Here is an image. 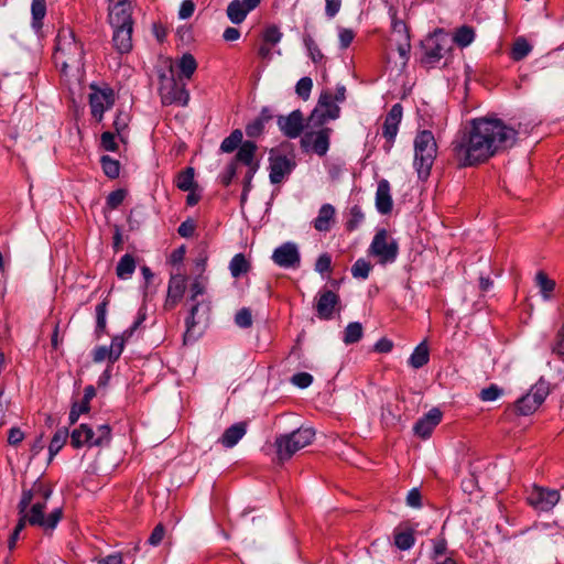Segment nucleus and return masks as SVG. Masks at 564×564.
<instances>
[{"label":"nucleus","instance_id":"1","mask_svg":"<svg viewBox=\"0 0 564 564\" xmlns=\"http://www.w3.org/2000/svg\"><path fill=\"white\" fill-rule=\"evenodd\" d=\"M518 131L495 117H480L469 122V128L452 143L459 165L484 163L496 154L512 148Z\"/></svg>","mask_w":564,"mask_h":564},{"label":"nucleus","instance_id":"2","mask_svg":"<svg viewBox=\"0 0 564 564\" xmlns=\"http://www.w3.org/2000/svg\"><path fill=\"white\" fill-rule=\"evenodd\" d=\"M52 495V490L42 482H35L32 488L23 490L21 500L18 505L20 521L24 524L39 525L45 530L54 529L62 518V509L56 508L44 516L46 502Z\"/></svg>","mask_w":564,"mask_h":564},{"label":"nucleus","instance_id":"3","mask_svg":"<svg viewBox=\"0 0 564 564\" xmlns=\"http://www.w3.org/2000/svg\"><path fill=\"white\" fill-rule=\"evenodd\" d=\"M84 47L69 28L59 29L56 36L54 61L61 72L66 74L68 69L80 70L84 66Z\"/></svg>","mask_w":564,"mask_h":564},{"label":"nucleus","instance_id":"4","mask_svg":"<svg viewBox=\"0 0 564 564\" xmlns=\"http://www.w3.org/2000/svg\"><path fill=\"white\" fill-rule=\"evenodd\" d=\"M436 152L437 145L433 133L429 130L420 131L414 139V167L419 178H427L436 158Z\"/></svg>","mask_w":564,"mask_h":564},{"label":"nucleus","instance_id":"5","mask_svg":"<svg viewBox=\"0 0 564 564\" xmlns=\"http://www.w3.org/2000/svg\"><path fill=\"white\" fill-rule=\"evenodd\" d=\"M315 436L314 430L300 427L291 433L275 437L274 446L280 463L289 460L295 453L310 445Z\"/></svg>","mask_w":564,"mask_h":564},{"label":"nucleus","instance_id":"6","mask_svg":"<svg viewBox=\"0 0 564 564\" xmlns=\"http://www.w3.org/2000/svg\"><path fill=\"white\" fill-rule=\"evenodd\" d=\"M368 252L377 258L378 263L384 265L395 261L399 246L386 229H381L375 235Z\"/></svg>","mask_w":564,"mask_h":564},{"label":"nucleus","instance_id":"7","mask_svg":"<svg viewBox=\"0 0 564 564\" xmlns=\"http://www.w3.org/2000/svg\"><path fill=\"white\" fill-rule=\"evenodd\" d=\"M333 94L328 90L322 91L317 107L307 118L306 128L316 129L322 127L327 120L339 117L340 108L335 104Z\"/></svg>","mask_w":564,"mask_h":564},{"label":"nucleus","instance_id":"8","mask_svg":"<svg viewBox=\"0 0 564 564\" xmlns=\"http://www.w3.org/2000/svg\"><path fill=\"white\" fill-rule=\"evenodd\" d=\"M161 85H160V96L162 104L173 105L177 104L180 106H186L189 100V94L185 88V84L181 80L176 79L173 74L170 76L161 75Z\"/></svg>","mask_w":564,"mask_h":564},{"label":"nucleus","instance_id":"9","mask_svg":"<svg viewBox=\"0 0 564 564\" xmlns=\"http://www.w3.org/2000/svg\"><path fill=\"white\" fill-rule=\"evenodd\" d=\"M453 47L452 37L443 32L437 31L431 35L424 44L425 58L427 63H436L445 57Z\"/></svg>","mask_w":564,"mask_h":564},{"label":"nucleus","instance_id":"10","mask_svg":"<svg viewBox=\"0 0 564 564\" xmlns=\"http://www.w3.org/2000/svg\"><path fill=\"white\" fill-rule=\"evenodd\" d=\"M89 105L91 115L97 121H101L106 110L110 109L115 104L113 90L109 87L98 88L90 85Z\"/></svg>","mask_w":564,"mask_h":564},{"label":"nucleus","instance_id":"11","mask_svg":"<svg viewBox=\"0 0 564 564\" xmlns=\"http://www.w3.org/2000/svg\"><path fill=\"white\" fill-rule=\"evenodd\" d=\"M547 394L549 388L546 383L540 381L516 402V408L522 415L532 414L543 403Z\"/></svg>","mask_w":564,"mask_h":564},{"label":"nucleus","instance_id":"12","mask_svg":"<svg viewBox=\"0 0 564 564\" xmlns=\"http://www.w3.org/2000/svg\"><path fill=\"white\" fill-rule=\"evenodd\" d=\"M527 500L535 510L550 511L560 501V492L554 489L534 486Z\"/></svg>","mask_w":564,"mask_h":564},{"label":"nucleus","instance_id":"13","mask_svg":"<svg viewBox=\"0 0 564 564\" xmlns=\"http://www.w3.org/2000/svg\"><path fill=\"white\" fill-rule=\"evenodd\" d=\"M273 262L284 269H297L301 265V254L296 243L284 242L274 249L272 253Z\"/></svg>","mask_w":564,"mask_h":564},{"label":"nucleus","instance_id":"14","mask_svg":"<svg viewBox=\"0 0 564 564\" xmlns=\"http://www.w3.org/2000/svg\"><path fill=\"white\" fill-rule=\"evenodd\" d=\"M329 128H321L317 131H307L301 140L304 148L312 150L318 155H325L329 148Z\"/></svg>","mask_w":564,"mask_h":564},{"label":"nucleus","instance_id":"15","mask_svg":"<svg viewBox=\"0 0 564 564\" xmlns=\"http://www.w3.org/2000/svg\"><path fill=\"white\" fill-rule=\"evenodd\" d=\"M108 20L112 28L133 26L131 3L123 0L109 8Z\"/></svg>","mask_w":564,"mask_h":564},{"label":"nucleus","instance_id":"16","mask_svg":"<svg viewBox=\"0 0 564 564\" xmlns=\"http://www.w3.org/2000/svg\"><path fill=\"white\" fill-rule=\"evenodd\" d=\"M278 126L288 138H297L304 129V118L300 110L292 111L289 116H280Z\"/></svg>","mask_w":564,"mask_h":564},{"label":"nucleus","instance_id":"17","mask_svg":"<svg viewBox=\"0 0 564 564\" xmlns=\"http://www.w3.org/2000/svg\"><path fill=\"white\" fill-rule=\"evenodd\" d=\"M295 163L285 155L270 158V181L272 184H279L294 169Z\"/></svg>","mask_w":564,"mask_h":564},{"label":"nucleus","instance_id":"18","mask_svg":"<svg viewBox=\"0 0 564 564\" xmlns=\"http://www.w3.org/2000/svg\"><path fill=\"white\" fill-rule=\"evenodd\" d=\"M442 420V412L434 408L427 412L422 419H420L413 430L416 435L422 438H426L432 434V431Z\"/></svg>","mask_w":564,"mask_h":564},{"label":"nucleus","instance_id":"19","mask_svg":"<svg viewBox=\"0 0 564 564\" xmlns=\"http://www.w3.org/2000/svg\"><path fill=\"white\" fill-rule=\"evenodd\" d=\"M402 119V106L400 104H395L392 106L388 115L386 116L383 122V137L388 140L389 143L394 141V138L398 134L399 124Z\"/></svg>","mask_w":564,"mask_h":564},{"label":"nucleus","instance_id":"20","mask_svg":"<svg viewBox=\"0 0 564 564\" xmlns=\"http://www.w3.org/2000/svg\"><path fill=\"white\" fill-rule=\"evenodd\" d=\"M393 202L391 196V187L387 180H381L378 183L376 192V208L382 214L387 215L392 210Z\"/></svg>","mask_w":564,"mask_h":564},{"label":"nucleus","instance_id":"21","mask_svg":"<svg viewBox=\"0 0 564 564\" xmlns=\"http://www.w3.org/2000/svg\"><path fill=\"white\" fill-rule=\"evenodd\" d=\"M208 311L209 307L207 305L202 308L199 304H195L191 308L189 316L186 318L185 341L195 338L194 328L196 325L207 321Z\"/></svg>","mask_w":564,"mask_h":564},{"label":"nucleus","instance_id":"22","mask_svg":"<svg viewBox=\"0 0 564 564\" xmlns=\"http://www.w3.org/2000/svg\"><path fill=\"white\" fill-rule=\"evenodd\" d=\"M246 422L235 423L225 430V432L218 440V443H220L225 448H231L238 444V442L246 435Z\"/></svg>","mask_w":564,"mask_h":564},{"label":"nucleus","instance_id":"23","mask_svg":"<svg viewBox=\"0 0 564 564\" xmlns=\"http://www.w3.org/2000/svg\"><path fill=\"white\" fill-rule=\"evenodd\" d=\"M186 289V280L183 275H173L169 282L165 306L173 308L182 299Z\"/></svg>","mask_w":564,"mask_h":564},{"label":"nucleus","instance_id":"24","mask_svg":"<svg viewBox=\"0 0 564 564\" xmlns=\"http://www.w3.org/2000/svg\"><path fill=\"white\" fill-rule=\"evenodd\" d=\"M338 302L339 297L334 292L326 291L322 293L316 303L317 316L322 319H329Z\"/></svg>","mask_w":564,"mask_h":564},{"label":"nucleus","instance_id":"25","mask_svg":"<svg viewBox=\"0 0 564 564\" xmlns=\"http://www.w3.org/2000/svg\"><path fill=\"white\" fill-rule=\"evenodd\" d=\"M144 321V314H140L138 319L133 323V325L123 332L121 336H115L111 340V345L109 347L111 354V361H116L123 351L124 341L132 336L133 332L139 327V325Z\"/></svg>","mask_w":564,"mask_h":564},{"label":"nucleus","instance_id":"26","mask_svg":"<svg viewBox=\"0 0 564 564\" xmlns=\"http://www.w3.org/2000/svg\"><path fill=\"white\" fill-rule=\"evenodd\" d=\"M112 29V42L117 51L121 54L130 52V50L132 48L133 26H118Z\"/></svg>","mask_w":564,"mask_h":564},{"label":"nucleus","instance_id":"27","mask_svg":"<svg viewBox=\"0 0 564 564\" xmlns=\"http://www.w3.org/2000/svg\"><path fill=\"white\" fill-rule=\"evenodd\" d=\"M335 213L333 205L324 204L314 219V228L317 231H329L335 221Z\"/></svg>","mask_w":564,"mask_h":564},{"label":"nucleus","instance_id":"28","mask_svg":"<svg viewBox=\"0 0 564 564\" xmlns=\"http://www.w3.org/2000/svg\"><path fill=\"white\" fill-rule=\"evenodd\" d=\"M82 434H85L88 446H100V438L97 437L96 432L93 431V429H90L88 425L80 424L70 434V444L74 447H80V441L78 438L82 436Z\"/></svg>","mask_w":564,"mask_h":564},{"label":"nucleus","instance_id":"29","mask_svg":"<svg viewBox=\"0 0 564 564\" xmlns=\"http://www.w3.org/2000/svg\"><path fill=\"white\" fill-rule=\"evenodd\" d=\"M257 151V145L252 141H245L240 147L239 150L234 159L232 162H241L249 167L251 166H258L257 164H253V158L254 153Z\"/></svg>","mask_w":564,"mask_h":564},{"label":"nucleus","instance_id":"30","mask_svg":"<svg viewBox=\"0 0 564 564\" xmlns=\"http://www.w3.org/2000/svg\"><path fill=\"white\" fill-rule=\"evenodd\" d=\"M430 360V352L429 347L426 345V341H422L420 345L415 347L413 352L411 354L409 358V365L414 368L419 369L422 368L424 365H426Z\"/></svg>","mask_w":564,"mask_h":564},{"label":"nucleus","instance_id":"31","mask_svg":"<svg viewBox=\"0 0 564 564\" xmlns=\"http://www.w3.org/2000/svg\"><path fill=\"white\" fill-rule=\"evenodd\" d=\"M535 284L540 290L543 300L549 301L555 290V281L550 279L544 271H539L535 274Z\"/></svg>","mask_w":564,"mask_h":564},{"label":"nucleus","instance_id":"32","mask_svg":"<svg viewBox=\"0 0 564 564\" xmlns=\"http://www.w3.org/2000/svg\"><path fill=\"white\" fill-rule=\"evenodd\" d=\"M135 270V259L133 256L126 253L122 256L117 264L116 273L121 280L131 278Z\"/></svg>","mask_w":564,"mask_h":564},{"label":"nucleus","instance_id":"33","mask_svg":"<svg viewBox=\"0 0 564 564\" xmlns=\"http://www.w3.org/2000/svg\"><path fill=\"white\" fill-rule=\"evenodd\" d=\"M248 14L240 0H232L227 8V15L232 23H241Z\"/></svg>","mask_w":564,"mask_h":564},{"label":"nucleus","instance_id":"34","mask_svg":"<svg viewBox=\"0 0 564 564\" xmlns=\"http://www.w3.org/2000/svg\"><path fill=\"white\" fill-rule=\"evenodd\" d=\"M229 270L234 278H238L250 270V263L245 254L238 253L230 260Z\"/></svg>","mask_w":564,"mask_h":564},{"label":"nucleus","instance_id":"35","mask_svg":"<svg viewBox=\"0 0 564 564\" xmlns=\"http://www.w3.org/2000/svg\"><path fill=\"white\" fill-rule=\"evenodd\" d=\"M242 131L239 129L234 130L220 144V150L225 153L234 152L242 142Z\"/></svg>","mask_w":564,"mask_h":564},{"label":"nucleus","instance_id":"36","mask_svg":"<svg viewBox=\"0 0 564 564\" xmlns=\"http://www.w3.org/2000/svg\"><path fill=\"white\" fill-rule=\"evenodd\" d=\"M362 334V325L358 322H352L346 326L343 340L346 345L355 344L361 339Z\"/></svg>","mask_w":564,"mask_h":564},{"label":"nucleus","instance_id":"37","mask_svg":"<svg viewBox=\"0 0 564 564\" xmlns=\"http://www.w3.org/2000/svg\"><path fill=\"white\" fill-rule=\"evenodd\" d=\"M532 51V46L524 37H518L511 50V58L513 61H521L527 57Z\"/></svg>","mask_w":564,"mask_h":564},{"label":"nucleus","instance_id":"38","mask_svg":"<svg viewBox=\"0 0 564 564\" xmlns=\"http://www.w3.org/2000/svg\"><path fill=\"white\" fill-rule=\"evenodd\" d=\"M32 12V25L34 29L39 30L42 26V20L46 14V3L45 0H33L31 6Z\"/></svg>","mask_w":564,"mask_h":564},{"label":"nucleus","instance_id":"39","mask_svg":"<svg viewBox=\"0 0 564 564\" xmlns=\"http://www.w3.org/2000/svg\"><path fill=\"white\" fill-rule=\"evenodd\" d=\"M67 437H68L67 429L58 430L54 434V436L50 443V446H48L50 459H52L61 451V448L66 443Z\"/></svg>","mask_w":564,"mask_h":564},{"label":"nucleus","instance_id":"40","mask_svg":"<svg viewBox=\"0 0 564 564\" xmlns=\"http://www.w3.org/2000/svg\"><path fill=\"white\" fill-rule=\"evenodd\" d=\"M194 169L186 167L182 171L176 178V186L184 192L191 191L194 187Z\"/></svg>","mask_w":564,"mask_h":564},{"label":"nucleus","instance_id":"41","mask_svg":"<svg viewBox=\"0 0 564 564\" xmlns=\"http://www.w3.org/2000/svg\"><path fill=\"white\" fill-rule=\"evenodd\" d=\"M182 75L189 79L197 68L196 59L192 54H184L178 63Z\"/></svg>","mask_w":564,"mask_h":564},{"label":"nucleus","instance_id":"42","mask_svg":"<svg viewBox=\"0 0 564 564\" xmlns=\"http://www.w3.org/2000/svg\"><path fill=\"white\" fill-rule=\"evenodd\" d=\"M475 39V32L469 26H460L457 29L453 42L457 43L459 46L465 47L468 46Z\"/></svg>","mask_w":564,"mask_h":564},{"label":"nucleus","instance_id":"43","mask_svg":"<svg viewBox=\"0 0 564 564\" xmlns=\"http://www.w3.org/2000/svg\"><path fill=\"white\" fill-rule=\"evenodd\" d=\"M100 163L105 174L110 178H117L120 173V163L117 160L111 159L108 155H104L100 159Z\"/></svg>","mask_w":564,"mask_h":564},{"label":"nucleus","instance_id":"44","mask_svg":"<svg viewBox=\"0 0 564 564\" xmlns=\"http://www.w3.org/2000/svg\"><path fill=\"white\" fill-rule=\"evenodd\" d=\"M414 541L412 530L400 531L394 534V543L400 550H409L414 544Z\"/></svg>","mask_w":564,"mask_h":564},{"label":"nucleus","instance_id":"45","mask_svg":"<svg viewBox=\"0 0 564 564\" xmlns=\"http://www.w3.org/2000/svg\"><path fill=\"white\" fill-rule=\"evenodd\" d=\"M371 264L365 259H358L351 267V274L356 279H367L371 271Z\"/></svg>","mask_w":564,"mask_h":564},{"label":"nucleus","instance_id":"46","mask_svg":"<svg viewBox=\"0 0 564 564\" xmlns=\"http://www.w3.org/2000/svg\"><path fill=\"white\" fill-rule=\"evenodd\" d=\"M130 121V115L124 111H118L116 119L113 121V127L116 130V133L120 137L121 141H124V131L128 128Z\"/></svg>","mask_w":564,"mask_h":564},{"label":"nucleus","instance_id":"47","mask_svg":"<svg viewBox=\"0 0 564 564\" xmlns=\"http://www.w3.org/2000/svg\"><path fill=\"white\" fill-rule=\"evenodd\" d=\"M313 88V80L311 77H302L296 86L295 91L299 97H301L303 100H307L311 96V91Z\"/></svg>","mask_w":564,"mask_h":564},{"label":"nucleus","instance_id":"48","mask_svg":"<svg viewBox=\"0 0 564 564\" xmlns=\"http://www.w3.org/2000/svg\"><path fill=\"white\" fill-rule=\"evenodd\" d=\"M265 119L259 117L246 127V134L250 138L260 135L264 129Z\"/></svg>","mask_w":564,"mask_h":564},{"label":"nucleus","instance_id":"49","mask_svg":"<svg viewBox=\"0 0 564 564\" xmlns=\"http://www.w3.org/2000/svg\"><path fill=\"white\" fill-rule=\"evenodd\" d=\"M502 394V389L496 384H491L480 392V399L485 402H491L497 400Z\"/></svg>","mask_w":564,"mask_h":564},{"label":"nucleus","instance_id":"50","mask_svg":"<svg viewBox=\"0 0 564 564\" xmlns=\"http://www.w3.org/2000/svg\"><path fill=\"white\" fill-rule=\"evenodd\" d=\"M126 195H127V193L124 189H117V191L111 192L107 196L108 207L111 209H116L117 207H119L122 204V202L124 200Z\"/></svg>","mask_w":564,"mask_h":564},{"label":"nucleus","instance_id":"51","mask_svg":"<svg viewBox=\"0 0 564 564\" xmlns=\"http://www.w3.org/2000/svg\"><path fill=\"white\" fill-rule=\"evenodd\" d=\"M235 322L239 327L247 328L252 325L251 312L248 308H241L235 317Z\"/></svg>","mask_w":564,"mask_h":564},{"label":"nucleus","instance_id":"52","mask_svg":"<svg viewBox=\"0 0 564 564\" xmlns=\"http://www.w3.org/2000/svg\"><path fill=\"white\" fill-rule=\"evenodd\" d=\"M332 270V258L328 253H323L318 257L315 263V271L323 274Z\"/></svg>","mask_w":564,"mask_h":564},{"label":"nucleus","instance_id":"53","mask_svg":"<svg viewBox=\"0 0 564 564\" xmlns=\"http://www.w3.org/2000/svg\"><path fill=\"white\" fill-rule=\"evenodd\" d=\"M304 44L310 53V56L314 63H317L323 58V54L317 47V45L314 43L313 39L311 36H306L304 39Z\"/></svg>","mask_w":564,"mask_h":564},{"label":"nucleus","instance_id":"54","mask_svg":"<svg viewBox=\"0 0 564 564\" xmlns=\"http://www.w3.org/2000/svg\"><path fill=\"white\" fill-rule=\"evenodd\" d=\"M108 302L105 300L96 307L97 329L102 332L106 328V312Z\"/></svg>","mask_w":564,"mask_h":564},{"label":"nucleus","instance_id":"55","mask_svg":"<svg viewBox=\"0 0 564 564\" xmlns=\"http://www.w3.org/2000/svg\"><path fill=\"white\" fill-rule=\"evenodd\" d=\"M282 39V33L276 26H269L263 33V40L272 45L279 43Z\"/></svg>","mask_w":564,"mask_h":564},{"label":"nucleus","instance_id":"56","mask_svg":"<svg viewBox=\"0 0 564 564\" xmlns=\"http://www.w3.org/2000/svg\"><path fill=\"white\" fill-rule=\"evenodd\" d=\"M101 147L106 151H116L118 145L115 141V134L112 132L106 131L101 134L100 138Z\"/></svg>","mask_w":564,"mask_h":564},{"label":"nucleus","instance_id":"57","mask_svg":"<svg viewBox=\"0 0 564 564\" xmlns=\"http://www.w3.org/2000/svg\"><path fill=\"white\" fill-rule=\"evenodd\" d=\"M291 381L300 388H307L312 383L313 377L307 372H299L292 377Z\"/></svg>","mask_w":564,"mask_h":564},{"label":"nucleus","instance_id":"58","mask_svg":"<svg viewBox=\"0 0 564 564\" xmlns=\"http://www.w3.org/2000/svg\"><path fill=\"white\" fill-rule=\"evenodd\" d=\"M194 10H195V3L193 2V0H184L181 4L180 11H178L180 19L186 20V19L191 18L194 13Z\"/></svg>","mask_w":564,"mask_h":564},{"label":"nucleus","instance_id":"59","mask_svg":"<svg viewBox=\"0 0 564 564\" xmlns=\"http://www.w3.org/2000/svg\"><path fill=\"white\" fill-rule=\"evenodd\" d=\"M552 351L560 357H564V326L558 330Z\"/></svg>","mask_w":564,"mask_h":564},{"label":"nucleus","instance_id":"60","mask_svg":"<svg viewBox=\"0 0 564 564\" xmlns=\"http://www.w3.org/2000/svg\"><path fill=\"white\" fill-rule=\"evenodd\" d=\"M164 533H165L164 527L162 524H158L153 529L151 535L149 536V540H148L149 544H151L153 546L159 545L164 538Z\"/></svg>","mask_w":564,"mask_h":564},{"label":"nucleus","instance_id":"61","mask_svg":"<svg viewBox=\"0 0 564 564\" xmlns=\"http://www.w3.org/2000/svg\"><path fill=\"white\" fill-rule=\"evenodd\" d=\"M421 492L417 488H413L409 491L406 496V503L412 508H420L421 503Z\"/></svg>","mask_w":564,"mask_h":564},{"label":"nucleus","instance_id":"62","mask_svg":"<svg viewBox=\"0 0 564 564\" xmlns=\"http://www.w3.org/2000/svg\"><path fill=\"white\" fill-rule=\"evenodd\" d=\"M325 12L328 18H334L340 10L341 0H325Z\"/></svg>","mask_w":564,"mask_h":564},{"label":"nucleus","instance_id":"63","mask_svg":"<svg viewBox=\"0 0 564 564\" xmlns=\"http://www.w3.org/2000/svg\"><path fill=\"white\" fill-rule=\"evenodd\" d=\"M105 359H109L111 361V354L109 347L100 346L97 347L94 351V361L101 362Z\"/></svg>","mask_w":564,"mask_h":564},{"label":"nucleus","instance_id":"64","mask_svg":"<svg viewBox=\"0 0 564 564\" xmlns=\"http://www.w3.org/2000/svg\"><path fill=\"white\" fill-rule=\"evenodd\" d=\"M236 172H237L236 162H231L230 164H228V166L226 167V171L224 172V174L221 176L223 184L226 186L229 185L230 182L232 181V178L235 177Z\"/></svg>","mask_w":564,"mask_h":564}]
</instances>
